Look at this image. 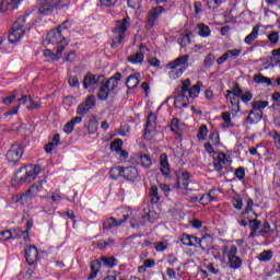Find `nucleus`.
<instances>
[{
    "instance_id": "1",
    "label": "nucleus",
    "mask_w": 280,
    "mask_h": 280,
    "mask_svg": "<svg viewBox=\"0 0 280 280\" xmlns=\"http://www.w3.org/2000/svg\"><path fill=\"white\" fill-rule=\"evenodd\" d=\"M102 80H104V75H96L91 72H88L83 78L82 84L83 89H90L92 93L101 84L97 97L98 100H101V102H106V100H108L110 95H117V89L119 86V82H121V73L116 72L112 78H109L105 82Z\"/></svg>"
},
{
    "instance_id": "34",
    "label": "nucleus",
    "mask_w": 280,
    "mask_h": 280,
    "mask_svg": "<svg viewBox=\"0 0 280 280\" xmlns=\"http://www.w3.org/2000/svg\"><path fill=\"white\" fill-rule=\"evenodd\" d=\"M200 88H202V82L198 81L197 84L190 88L188 92V97H190V100H196V97H198V94L200 93Z\"/></svg>"
},
{
    "instance_id": "48",
    "label": "nucleus",
    "mask_w": 280,
    "mask_h": 280,
    "mask_svg": "<svg viewBox=\"0 0 280 280\" xmlns=\"http://www.w3.org/2000/svg\"><path fill=\"white\" fill-rule=\"evenodd\" d=\"M260 228H261V221H259L257 219L249 220V229H250V231H257Z\"/></svg>"
},
{
    "instance_id": "29",
    "label": "nucleus",
    "mask_w": 280,
    "mask_h": 280,
    "mask_svg": "<svg viewBox=\"0 0 280 280\" xmlns=\"http://www.w3.org/2000/svg\"><path fill=\"white\" fill-rule=\"evenodd\" d=\"M100 268H102V262L100 260H93L91 262V275L88 277V280H93L95 277H97V273L100 272Z\"/></svg>"
},
{
    "instance_id": "43",
    "label": "nucleus",
    "mask_w": 280,
    "mask_h": 280,
    "mask_svg": "<svg viewBox=\"0 0 280 280\" xmlns=\"http://www.w3.org/2000/svg\"><path fill=\"white\" fill-rule=\"evenodd\" d=\"M102 264H104L107 268H113V266H117V259L114 257H102L101 258Z\"/></svg>"
},
{
    "instance_id": "62",
    "label": "nucleus",
    "mask_w": 280,
    "mask_h": 280,
    "mask_svg": "<svg viewBox=\"0 0 280 280\" xmlns=\"http://www.w3.org/2000/svg\"><path fill=\"white\" fill-rule=\"evenodd\" d=\"M73 129H74L73 122L69 121L65 125L63 132H66V135H71L73 132Z\"/></svg>"
},
{
    "instance_id": "22",
    "label": "nucleus",
    "mask_w": 280,
    "mask_h": 280,
    "mask_svg": "<svg viewBox=\"0 0 280 280\" xmlns=\"http://www.w3.org/2000/svg\"><path fill=\"white\" fill-rule=\"evenodd\" d=\"M54 1L56 0H42V5L38 10L39 14H49L54 11Z\"/></svg>"
},
{
    "instance_id": "35",
    "label": "nucleus",
    "mask_w": 280,
    "mask_h": 280,
    "mask_svg": "<svg viewBox=\"0 0 280 280\" xmlns=\"http://www.w3.org/2000/svg\"><path fill=\"white\" fill-rule=\"evenodd\" d=\"M221 119H223V128H233L235 124L231 120V113L229 112H223L221 114Z\"/></svg>"
},
{
    "instance_id": "20",
    "label": "nucleus",
    "mask_w": 280,
    "mask_h": 280,
    "mask_svg": "<svg viewBox=\"0 0 280 280\" xmlns=\"http://www.w3.org/2000/svg\"><path fill=\"white\" fill-rule=\"evenodd\" d=\"M189 172H183L177 176V189H187L189 187Z\"/></svg>"
},
{
    "instance_id": "7",
    "label": "nucleus",
    "mask_w": 280,
    "mask_h": 280,
    "mask_svg": "<svg viewBox=\"0 0 280 280\" xmlns=\"http://www.w3.org/2000/svg\"><path fill=\"white\" fill-rule=\"evenodd\" d=\"M163 12H165V8L161 5L151 9L148 13L145 28L152 30V27H154V24L156 23V19H159L161 14H163Z\"/></svg>"
},
{
    "instance_id": "8",
    "label": "nucleus",
    "mask_w": 280,
    "mask_h": 280,
    "mask_svg": "<svg viewBox=\"0 0 280 280\" xmlns=\"http://www.w3.org/2000/svg\"><path fill=\"white\" fill-rule=\"evenodd\" d=\"M46 40L50 45H65V43H67L65 34H62V31H60L59 28L50 31L46 36Z\"/></svg>"
},
{
    "instance_id": "56",
    "label": "nucleus",
    "mask_w": 280,
    "mask_h": 280,
    "mask_svg": "<svg viewBox=\"0 0 280 280\" xmlns=\"http://www.w3.org/2000/svg\"><path fill=\"white\" fill-rule=\"evenodd\" d=\"M68 84L70 86L78 88V86H80V79H78V77H75V75L74 77H69Z\"/></svg>"
},
{
    "instance_id": "3",
    "label": "nucleus",
    "mask_w": 280,
    "mask_h": 280,
    "mask_svg": "<svg viewBox=\"0 0 280 280\" xmlns=\"http://www.w3.org/2000/svg\"><path fill=\"white\" fill-rule=\"evenodd\" d=\"M167 69H171L168 75L171 80H178L179 77L187 71L189 67V55H183L167 63Z\"/></svg>"
},
{
    "instance_id": "54",
    "label": "nucleus",
    "mask_w": 280,
    "mask_h": 280,
    "mask_svg": "<svg viewBox=\"0 0 280 280\" xmlns=\"http://www.w3.org/2000/svg\"><path fill=\"white\" fill-rule=\"evenodd\" d=\"M268 40L272 43L273 45H277L279 43V33L278 32H271L268 35Z\"/></svg>"
},
{
    "instance_id": "31",
    "label": "nucleus",
    "mask_w": 280,
    "mask_h": 280,
    "mask_svg": "<svg viewBox=\"0 0 280 280\" xmlns=\"http://www.w3.org/2000/svg\"><path fill=\"white\" fill-rule=\"evenodd\" d=\"M257 36H259L258 25L254 26L252 33L245 37V44L253 45V42L257 38Z\"/></svg>"
},
{
    "instance_id": "52",
    "label": "nucleus",
    "mask_w": 280,
    "mask_h": 280,
    "mask_svg": "<svg viewBox=\"0 0 280 280\" xmlns=\"http://www.w3.org/2000/svg\"><path fill=\"white\" fill-rule=\"evenodd\" d=\"M167 242L166 241H162V242H159L155 246V250L158 253H163V250H167Z\"/></svg>"
},
{
    "instance_id": "41",
    "label": "nucleus",
    "mask_w": 280,
    "mask_h": 280,
    "mask_svg": "<svg viewBox=\"0 0 280 280\" xmlns=\"http://www.w3.org/2000/svg\"><path fill=\"white\" fill-rule=\"evenodd\" d=\"M191 80L190 79H186L184 81H182V86H180V90H179V93H184L187 95V93L189 94V91L191 88Z\"/></svg>"
},
{
    "instance_id": "59",
    "label": "nucleus",
    "mask_w": 280,
    "mask_h": 280,
    "mask_svg": "<svg viewBox=\"0 0 280 280\" xmlns=\"http://www.w3.org/2000/svg\"><path fill=\"white\" fill-rule=\"evenodd\" d=\"M130 226L131 229H139L140 226H143V225L141 224V221H139V218L133 217L130 220Z\"/></svg>"
},
{
    "instance_id": "60",
    "label": "nucleus",
    "mask_w": 280,
    "mask_h": 280,
    "mask_svg": "<svg viewBox=\"0 0 280 280\" xmlns=\"http://www.w3.org/2000/svg\"><path fill=\"white\" fill-rule=\"evenodd\" d=\"M235 176L236 178H238L240 180L244 179V176H246V171L244 170V167H238L235 171Z\"/></svg>"
},
{
    "instance_id": "36",
    "label": "nucleus",
    "mask_w": 280,
    "mask_h": 280,
    "mask_svg": "<svg viewBox=\"0 0 280 280\" xmlns=\"http://www.w3.org/2000/svg\"><path fill=\"white\" fill-rule=\"evenodd\" d=\"M198 34L199 36H201L202 38H207L209 36H211V28H209L206 24H198Z\"/></svg>"
},
{
    "instance_id": "30",
    "label": "nucleus",
    "mask_w": 280,
    "mask_h": 280,
    "mask_svg": "<svg viewBox=\"0 0 280 280\" xmlns=\"http://www.w3.org/2000/svg\"><path fill=\"white\" fill-rule=\"evenodd\" d=\"M149 197L151 198L152 205H159V202L161 200V196H159V187L151 186L150 191H149Z\"/></svg>"
},
{
    "instance_id": "15",
    "label": "nucleus",
    "mask_w": 280,
    "mask_h": 280,
    "mask_svg": "<svg viewBox=\"0 0 280 280\" xmlns=\"http://www.w3.org/2000/svg\"><path fill=\"white\" fill-rule=\"evenodd\" d=\"M136 163L138 165H141L142 167H145V170H149V167H152V159L148 154L143 153H137L135 155Z\"/></svg>"
},
{
    "instance_id": "24",
    "label": "nucleus",
    "mask_w": 280,
    "mask_h": 280,
    "mask_svg": "<svg viewBox=\"0 0 280 280\" xmlns=\"http://www.w3.org/2000/svg\"><path fill=\"white\" fill-rule=\"evenodd\" d=\"M139 78H141V74L136 73V74H131L127 78L126 80V86L127 89H129V91H131L132 89H135L136 86H139Z\"/></svg>"
},
{
    "instance_id": "63",
    "label": "nucleus",
    "mask_w": 280,
    "mask_h": 280,
    "mask_svg": "<svg viewBox=\"0 0 280 280\" xmlns=\"http://www.w3.org/2000/svg\"><path fill=\"white\" fill-rule=\"evenodd\" d=\"M217 161H219L222 165H226V163H229V159H226V154L224 153H219Z\"/></svg>"
},
{
    "instance_id": "55",
    "label": "nucleus",
    "mask_w": 280,
    "mask_h": 280,
    "mask_svg": "<svg viewBox=\"0 0 280 280\" xmlns=\"http://www.w3.org/2000/svg\"><path fill=\"white\" fill-rule=\"evenodd\" d=\"M63 104L65 106H68V108H71L75 104V97L73 96H66L63 98Z\"/></svg>"
},
{
    "instance_id": "10",
    "label": "nucleus",
    "mask_w": 280,
    "mask_h": 280,
    "mask_svg": "<svg viewBox=\"0 0 280 280\" xmlns=\"http://www.w3.org/2000/svg\"><path fill=\"white\" fill-rule=\"evenodd\" d=\"M23 156V147L20 144H12L11 149L7 152V160L9 163H19Z\"/></svg>"
},
{
    "instance_id": "28",
    "label": "nucleus",
    "mask_w": 280,
    "mask_h": 280,
    "mask_svg": "<svg viewBox=\"0 0 280 280\" xmlns=\"http://www.w3.org/2000/svg\"><path fill=\"white\" fill-rule=\"evenodd\" d=\"M253 81L256 84H266L267 86H272V80H270V78L265 77L261 73L255 74L254 78H253Z\"/></svg>"
},
{
    "instance_id": "47",
    "label": "nucleus",
    "mask_w": 280,
    "mask_h": 280,
    "mask_svg": "<svg viewBox=\"0 0 280 280\" xmlns=\"http://www.w3.org/2000/svg\"><path fill=\"white\" fill-rule=\"evenodd\" d=\"M0 240L2 242H8V240H14V236H12V232L10 230H5L0 233Z\"/></svg>"
},
{
    "instance_id": "45",
    "label": "nucleus",
    "mask_w": 280,
    "mask_h": 280,
    "mask_svg": "<svg viewBox=\"0 0 280 280\" xmlns=\"http://www.w3.org/2000/svg\"><path fill=\"white\" fill-rule=\"evenodd\" d=\"M254 110H261V108L268 107V101H256L252 103Z\"/></svg>"
},
{
    "instance_id": "18",
    "label": "nucleus",
    "mask_w": 280,
    "mask_h": 280,
    "mask_svg": "<svg viewBox=\"0 0 280 280\" xmlns=\"http://www.w3.org/2000/svg\"><path fill=\"white\" fill-rule=\"evenodd\" d=\"M196 244H198L202 250H211V248H213V237L207 234L201 238H198Z\"/></svg>"
},
{
    "instance_id": "25",
    "label": "nucleus",
    "mask_w": 280,
    "mask_h": 280,
    "mask_svg": "<svg viewBox=\"0 0 280 280\" xmlns=\"http://www.w3.org/2000/svg\"><path fill=\"white\" fill-rule=\"evenodd\" d=\"M160 215L155 211H149L147 214L142 217L141 225L145 226L147 222L150 224H154L155 220H159Z\"/></svg>"
},
{
    "instance_id": "6",
    "label": "nucleus",
    "mask_w": 280,
    "mask_h": 280,
    "mask_svg": "<svg viewBox=\"0 0 280 280\" xmlns=\"http://www.w3.org/2000/svg\"><path fill=\"white\" fill-rule=\"evenodd\" d=\"M45 183H47L46 179H40V180L35 182L30 187V189L16 200V202H21V205H25V202H27V200H30V197L34 198V197L38 196V194H40V191H43V185H45Z\"/></svg>"
},
{
    "instance_id": "53",
    "label": "nucleus",
    "mask_w": 280,
    "mask_h": 280,
    "mask_svg": "<svg viewBox=\"0 0 280 280\" xmlns=\"http://www.w3.org/2000/svg\"><path fill=\"white\" fill-rule=\"evenodd\" d=\"M14 100H16V92H13L11 96H7L2 100V103L5 106H10V104L14 103Z\"/></svg>"
},
{
    "instance_id": "12",
    "label": "nucleus",
    "mask_w": 280,
    "mask_h": 280,
    "mask_svg": "<svg viewBox=\"0 0 280 280\" xmlns=\"http://www.w3.org/2000/svg\"><path fill=\"white\" fill-rule=\"evenodd\" d=\"M25 259L30 266H34L38 261V248L34 245H30L25 248Z\"/></svg>"
},
{
    "instance_id": "26",
    "label": "nucleus",
    "mask_w": 280,
    "mask_h": 280,
    "mask_svg": "<svg viewBox=\"0 0 280 280\" xmlns=\"http://www.w3.org/2000/svg\"><path fill=\"white\" fill-rule=\"evenodd\" d=\"M179 240L183 246H196V243H194V241L191 240H195V242H198V237L194 235H189L187 233L182 234Z\"/></svg>"
},
{
    "instance_id": "64",
    "label": "nucleus",
    "mask_w": 280,
    "mask_h": 280,
    "mask_svg": "<svg viewBox=\"0 0 280 280\" xmlns=\"http://www.w3.org/2000/svg\"><path fill=\"white\" fill-rule=\"evenodd\" d=\"M200 202L202 205H209V202H211V195H202L200 198Z\"/></svg>"
},
{
    "instance_id": "11",
    "label": "nucleus",
    "mask_w": 280,
    "mask_h": 280,
    "mask_svg": "<svg viewBox=\"0 0 280 280\" xmlns=\"http://www.w3.org/2000/svg\"><path fill=\"white\" fill-rule=\"evenodd\" d=\"M95 106V96L90 95L85 98V102L80 104L77 108V115H86L91 108Z\"/></svg>"
},
{
    "instance_id": "17",
    "label": "nucleus",
    "mask_w": 280,
    "mask_h": 280,
    "mask_svg": "<svg viewBox=\"0 0 280 280\" xmlns=\"http://www.w3.org/2000/svg\"><path fill=\"white\" fill-rule=\"evenodd\" d=\"M139 171L135 166L122 167V178L126 180H137Z\"/></svg>"
},
{
    "instance_id": "44",
    "label": "nucleus",
    "mask_w": 280,
    "mask_h": 280,
    "mask_svg": "<svg viewBox=\"0 0 280 280\" xmlns=\"http://www.w3.org/2000/svg\"><path fill=\"white\" fill-rule=\"evenodd\" d=\"M260 233L264 237H270V235H272V229L270 228V223L265 222L264 226L260 230Z\"/></svg>"
},
{
    "instance_id": "38",
    "label": "nucleus",
    "mask_w": 280,
    "mask_h": 280,
    "mask_svg": "<svg viewBox=\"0 0 280 280\" xmlns=\"http://www.w3.org/2000/svg\"><path fill=\"white\" fill-rule=\"evenodd\" d=\"M171 130L175 135H180V120L178 118H173L171 121Z\"/></svg>"
},
{
    "instance_id": "13",
    "label": "nucleus",
    "mask_w": 280,
    "mask_h": 280,
    "mask_svg": "<svg viewBox=\"0 0 280 280\" xmlns=\"http://www.w3.org/2000/svg\"><path fill=\"white\" fill-rule=\"evenodd\" d=\"M129 214H124L122 219H115L113 217L108 218L107 220L103 221V229H115V226H121L125 222H128Z\"/></svg>"
},
{
    "instance_id": "27",
    "label": "nucleus",
    "mask_w": 280,
    "mask_h": 280,
    "mask_svg": "<svg viewBox=\"0 0 280 280\" xmlns=\"http://www.w3.org/2000/svg\"><path fill=\"white\" fill-rule=\"evenodd\" d=\"M98 122H97V117H95L94 115H92L90 117V120L88 122V132L89 135H95L97 132V128H98Z\"/></svg>"
},
{
    "instance_id": "50",
    "label": "nucleus",
    "mask_w": 280,
    "mask_h": 280,
    "mask_svg": "<svg viewBox=\"0 0 280 280\" xmlns=\"http://www.w3.org/2000/svg\"><path fill=\"white\" fill-rule=\"evenodd\" d=\"M191 43V38L189 37V34H185L179 39L180 47H187Z\"/></svg>"
},
{
    "instance_id": "19",
    "label": "nucleus",
    "mask_w": 280,
    "mask_h": 280,
    "mask_svg": "<svg viewBox=\"0 0 280 280\" xmlns=\"http://www.w3.org/2000/svg\"><path fill=\"white\" fill-rule=\"evenodd\" d=\"M23 0H2L0 3V12H8V10H16Z\"/></svg>"
},
{
    "instance_id": "46",
    "label": "nucleus",
    "mask_w": 280,
    "mask_h": 280,
    "mask_svg": "<svg viewBox=\"0 0 280 280\" xmlns=\"http://www.w3.org/2000/svg\"><path fill=\"white\" fill-rule=\"evenodd\" d=\"M207 132H209V129H207V125H203L199 128V132L197 135V138L201 141H205L207 139Z\"/></svg>"
},
{
    "instance_id": "32",
    "label": "nucleus",
    "mask_w": 280,
    "mask_h": 280,
    "mask_svg": "<svg viewBox=\"0 0 280 280\" xmlns=\"http://www.w3.org/2000/svg\"><path fill=\"white\" fill-rule=\"evenodd\" d=\"M242 93H244V90H242V88H240V83H235L233 85L232 90L226 91L225 97L229 98V97H231V95H235V97H241Z\"/></svg>"
},
{
    "instance_id": "49",
    "label": "nucleus",
    "mask_w": 280,
    "mask_h": 280,
    "mask_svg": "<svg viewBox=\"0 0 280 280\" xmlns=\"http://www.w3.org/2000/svg\"><path fill=\"white\" fill-rule=\"evenodd\" d=\"M241 54L242 49H231L225 51V56H228V58H237Z\"/></svg>"
},
{
    "instance_id": "40",
    "label": "nucleus",
    "mask_w": 280,
    "mask_h": 280,
    "mask_svg": "<svg viewBox=\"0 0 280 280\" xmlns=\"http://www.w3.org/2000/svg\"><path fill=\"white\" fill-rule=\"evenodd\" d=\"M232 205L234 209H237V211H242V208L244 207V201L242 200V197L234 196L232 198Z\"/></svg>"
},
{
    "instance_id": "5",
    "label": "nucleus",
    "mask_w": 280,
    "mask_h": 280,
    "mask_svg": "<svg viewBox=\"0 0 280 280\" xmlns=\"http://www.w3.org/2000/svg\"><path fill=\"white\" fill-rule=\"evenodd\" d=\"M25 16L19 18L12 25L11 33L9 35V42L14 44L19 43L23 35L25 34Z\"/></svg>"
},
{
    "instance_id": "9",
    "label": "nucleus",
    "mask_w": 280,
    "mask_h": 280,
    "mask_svg": "<svg viewBox=\"0 0 280 280\" xmlns=\"http://www.w3.org/2000/svg\"><path fill=\"white\" fill-rule=\"evenodd\" d=\"M228 264L230 268L233 270H237V268H242V258L237 257V246L231 245L230 250L228 253Z\"/></svg>"
},
{
    "instance_id": "57",
    "label": "nucleus",
    "mask_w": 280,
    "mask_h": 280,
    "mask_svg": "<svg viewBox=\"0 0 280 280\" xmlns=\"http://www.w3.org/2000/svg\"><path fill=\"white\" fill-rule=\"evenodd\" d=\"M240 98L242 100V102H244V104H248V102L253 100V93H250V91H247L245 92V94L241 95Z\"/></svg>"
},
{
    "instance_id": "58",
    "label": "nucleus",
    "mask_w": 280,
    "mask_h": 280,
    "mask_svg": "<svg viewBox=\"0 0 280 280\" xmlns=\"http://www.w3.org/2000/svg\"><path fill=\"white\" fill-rule=\"evenodd\" d=\"M226 100H230V103L232 106H237L240 107V96H235L234 94H231Z\"/></svg>"
},
{
    "instance_id": "4",
    "label": "nucleus",
    "mask_w": 280,
    "mask_h": 280,
    "mask_svg": "<svg viewBox=\"0 0 280 280\" xmlns=\"http://www.w3.org/2000/svg\"><path fill=\"white\" fill-rule=\"evenodd\" d=\"M130 25V16H126L122 20L116 21V27L113 28L115 37L112 39V47L113 49H117L119 45H121V40L126 38V32L128 31V26Z\"/></svg>"
},
{
    "instance_id": "14",
    "label": "nucleus",
    "mask_w": 280,
    "mask_h": 280,
    "mask_svg": "<svg viewBox=\"0 0 280 280\" xmlns=\"http://www.w3.org/2000/svg\"><path fill=\"white\" fill-rule=\"evenodd\" d=\"M189 100H191V97H189L186 94L179 92L175 96L174 106L176 108H187L189 106Z\"/></svg>"
},
{
    "instance_id": "61",
    "label": "nucleus",
    "mask_w": 280,
    "mask_h": 280,
    "mask_svg": "<svg viewBox=\"0 0 280 280\" xmlns=\"http://www.w3.org/2000/svg\"><path fill=\"white\" fill-rule=\"evenodd\" d=\"M109 244H115V241L108 238L107 241H100L97 243V248H106V246H109Z\"/></svg>"
},
{
    "instance_id": "33",
    "label": "nucleus",
    "mask_w": 280,
    "mask_h": 280,
    "mask_svg": "<svg viewBox=\"0 0 280 280\" xmlns=\"http://www.w3.org/2000/svg\"><path fill=\"white\" fill-rule=\"evenodd\" d=\"M109 176L113 180H117V178H121L124 176V166H116L110 168Z\"/></svg>"
},
{
    "instance_id": "39",
    "label": "nucleus",
    "mask_w": 280,
    "mask_h": 280,
    "mask_svg": "<svg viewBox=\"0 0 280 280\" xmlns=\"http://www.w3.org/2000/svg\"><path fill=\"white\" fill-rule=\"evenodd\" d=\"M121 145H124V140L116 139L110 143V150L112 152H116V154L121 150Z\"/></svg>"
},
{
    "instance_id": "21",
    "label": "nucleus",
    "mask_w": 280,
    "mask_h": 280,
    "mask_svg": "<svg viewBox=\"0 0 280 280\" xmlns=\"http://www.w3.org/2000/svg\"><path fill=\"white\" fill-rule=\"evenodd\" d=\"M66 45L67 43L58 45L57 54H52L51 50H45L44 56H46V58H51V60H59V58H62V52L65 51Z\"/></svg>"
},
{
    "instance_id": "16",
    "label": "nucleus",
    "mask_w": 280,
    "mask_h": 280,
    "mask_svg": "<svg viewBox=\"0 0 280 280\" xmlns=\"http://www.w3.org/2000/svg\"><path fill=\"white\" fill-rule=\"evenodd\" d=\"M155 128H156V115H154V113H150L147 118L144 136L148 137V135H151V132H154Z\"/></svg>"
},
{
    "instance_id": "2",
    "label": "nucleus",
    "mask_w": 280,
    "mask_h": 280,
    "mask_svg": "<svg viewBox=\"0 0 280 280\" xmlns=\"http://www.w3.org/2000/svg\"><path fill=\"white\" fill-rule=\"evenodd\" d=\"M40 165L22 166L11 179L13 187H21V185H30L32 180H36L40 174Z\"/></svg>"
},
{
    "instance_id": "42",
    "label": "nucleus",
    "mask_w": 280,
    "mask_h": 280,
    "mask_svg": "<svg viewBox=\"0 0 280 280\" xmlns=\"http://www.w3.org/2000/svg\"><path fill=\"white\" fill-rule=\"evenodd\" d=\"M257 257L259 261H270L272 259V250H264Z\"/></svg>"
},
{
    "instance_id": "23",
    "label": "nucleus",
    "mask_w": 280,
    "mask_h": 280,
    "mask_svg": "<svg viewBox=\"0 0 280 280\" xmlns=\"http://www.w3.org/2000/svg\"><path fill=\"white\" fill-rule=\"evenodd\" d=\"M160 170L164 176H170L171 168H170V162H167L166 154H162L160 158Z\"/></svg>"
},
{
    "instance_id": "51",
    "label": "nucleus",
    "mask_w": 280,
    "mask_h": 280,
    "mask_svg": "<svg viewBox=\"0 0 280 280\" xmlns=\"http://www.w3.org/2000/svg\"><path fill=\"white\" fill-rule=\"evenodd\" d=\"M213 167L215 172L220 174V176H224V166L219 162V160L213 162Z\"/></svg>"
},
{
    "instance_id": "37",
    "label": "nucleus",
    "mask_w": 280,
    "mask_h": 280,
    "mask_svg": "<svg viewBox=\"0 0 280 280\" xmlns=\"http://www.w3.org/2000/svg\"><path fill=\"white\" fill-rule=\"evenodd\" d=\"M128 61L132 62V65H137L138 62H143V52L138 51L128 57Z\"/></svg>"
}]
</instances>
